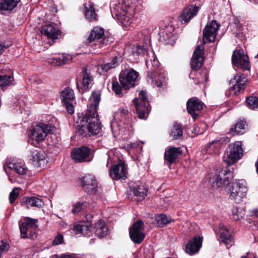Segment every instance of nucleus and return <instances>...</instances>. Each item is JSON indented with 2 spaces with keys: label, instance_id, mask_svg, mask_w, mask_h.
I'll use <instances>...</instances> for the list:
<instances>
[{
  "label": "nucleus",
  "instance_id": "nucleus-1",
  "mask_svg": "<svg viewBox=\"0 0 258 258\" xmlns=\"http://www.w3.org/2000/svg\"><path fill=\"white\" fill-rule=\"evenodd\" d=\"M101 91L96 90L92 93L89 99L88 110L76 127L77 133L86 137L99 134L102 128L98 118L97 107L100 101Z\"/></svg>",
  "mask_w": 258,
  "mask_h": 258
},
{
  "label": "nucleus",
  "instance_id": "nucleus-2",
  "mask_svg": "<svg viewBox=\"0 0 258 258\" xmlns=\"http://www.w3.org/2000/svg\"><path fill=\"white\" fill-rule=\"evenodd\" d=\"M135 12V6L130 0L122 1L112 5L111 14L113 18L127 27L132 23Z\"/></svg>",
  "mask_w": 258,
  "mask_h": 258
},
{
  "label": "nucleus",
  "instance_id": "nucleus-3",
  "mask_svg": "<svg viewBox=\"0 0 258 258\" xmlns=\"http://www.w3.org/2000/svg\"><path fill=\"white\" fill-rule=\"evenodd\" d=\"M146 62L148 68L150 67V64L153 68L154 72L151 78V84L153 86L159 88L165 86L166 83V72L163 69H157L159 64L158 61L154 57L153 60L152 59L149 60L148 58L147 57L146 58Z\"/></svg>",
  "mask_w": 258,
  "mask_h": 258
},
{
  "label": "nucleus",
  "instance_id": "nucleus-4",
  "mask_svg": "<svg viewBox=\"0 0 258 258\" xmlns=\"http://www.w3.org/2000/svg\"><path fill=\"white\" fill-rule=\"evenodd\" d=\"M232 178V172L225 168L211 173L209 181L214 187H223L229 184Z\"/></svg>",
  "mask_w": 258,
  "mask_h": 258
},
{
  "label": "nucleus",
  "instance_id": "nucleus-5",
  "mask_svg": "<svg viewBox=\"0 0 258 258\" xmlns=\"http://www.w3.org/2000/svg\"><path fill=\"white\" fill-rule=\"evenodd\" d=\"M242 143L236 142L229 145L223 158V161L230 166L240 159L242 156Z\"/></svg>",
  "mask_w": 258,
  "mask_h": 258
},
{
  "label": "nucleus",
  "instance_id": "nucleus-6",
  "mask_svg": "<svg viewBox=\"0 0 258 258\" xmlns=\"http://www.w3.org/2000/svg\"><path fill=\"white\" fill-rule=\"evenodd\" d=\"M246 182L244 180H235L228 188L230 198L239 203L244 198L247 192Z\"/></svg>",
  "mask_w": 258,
  "mask_h": 258
},
{
  "label": "nucleus",
  "instance_id": "nucleus-7",
  "mask_svg": "<svg viewBox=\"0 0 258 258\" xmlns=\"http://www.w3.org/2000/svg\"><path fill=\"white\" fill-rule=\"evenodd\" d=\"M133 101L139 117L141 119L146 118L150 112L147 92L141 91L139 93L138 97L134 99Z\"/></svg>",
  "mask_w": 258,
  "mask_h": 258
},
{
  "label": "nucleus",
  "instance_id": "nucleus-8",
  "mask_svg": "<svg viewBox=\"0 0 258 258\" xmlns=\"http://www.w3.org/2000/svg\"><path fill=\"white\" fill-rule=\"evenodd\" d=\"M36 219L27 218L24 221L19 225L22 237L34 239L36 237L37 226Z\"/></svg>",
  "mask_w": 258,
  "mask_h": 258
},
{
  "label": "nucleus",
  "instance_id": "nucleus-9",
  "mask_svg": "<svg viewBox=\"0 0 258 258\" xmlns=\"http://www.w3.org/2000/svg\"><path fill=\"white\" fill-rule=\"evenodd\" d=\"M53 126L50 124L40 123L34 126L31 131V138L36 142L43 141L48 134L53 131Z\"/></svg>",
  "mask_w": 258,
  "mask_h": 258
},
{
  "label": "nucleus",
  "instance_id": "nucleus-10",
  "mask_svg": "<svg viewBox=\"0 0 258 258\" xmlns=\"http://www.w3.org/2000/svg\"><path fill=\"white\" fill-rule=\"evenodd\" d=\"M138 73L133 69L126 70L119 75V82L122 87L128 89L135 85Z\"/></svg>",
  "mask_w": 258,
  "mask_h": 258
},
{
  "label": "nucleus",
  "instance_id": "nucleus-11",
  "mask_svg": "<svg viewBox=\"0 0 258 258\" xmlns=\"http://www.w3.org/2000/svg\"><path fill=\"white\" fill-rule=\"evenodd\" d=\"M144 229V224L141 220H138L130 228V236L134 243L139 244L143 241L145 236Z\"/></svg>",
  "mask_w": 258,
  "mask_h": 258
},
{
  "label": "nucleus",
  "instance_id": "nucleus-12",
  "mask_svg": "<svg viewBox=\"0 0 258 258\" xmlns=\"http://www.w3.org/2000/svg\"><path fill=\"white\" fill-rule=\"evenodd\" d=\"M91 151L86 146L74 149L72 152V159L76 162L90 161L92 159Z\"/></svg>",
  "mask_w": 258,
  "mask_h": 258
},
{
  "label": "nucleus",
  "instance_id": "nucleus-13",
  "mask_svg": "<svg viewBox=\"0 0 258 258\" xmlns=\"http://www.w3.org/2000/svg\"><path fill=\"white\" fill-rule=\"evenodd\" d=\"M246 82V78L242 74H237L230 81V84L232 85L230 88V94L234 95H238L242 90H243Z\"/></svg>",
  "mask_w": 258,
  "mask_h": 258
},
{
  "label": "nucleus",
  "instance_id": "nucleus-14",
  "mask_svg": "<svg viewBox=\"0 0 258 258\" xmlns=\"http://www.w3.org/2000/svg\"><path fill=\"white\" fill-rule=\"evenodd\" d=\"M6 172L8 174L10 171H15L19 175H27L29 170L22 161H13L4 166Z\"/></svg>",
  "mask_w": 258,
  "mask_h": 258
},
{
  "label": "nucleus",
  "instance_id": "nucleus-15",
  "mask_svg": "<svg viewBox=\"0 0 258 258\" xmlns=\"http://www.w3.org/2000/svg\"><path fill=\"white\" fill-rule=\"evenodd\" d=\"M232 62L233 65L241 67L243 70L248 68L249 61L248 56L244 53L243 49L235 50L232 57Z\"/></svg>",
  "mask_w": 258,
  "mask_h": 258
},
{
  "label": "nucleus",
  "instance_id": "nucleus-16",
  "mask_svg": "<svg viewBox=\"0 0 258 258\" xmlns=\"http://www.w3.org/2000/svg\"><path fill=\"white\" fill-rule=\"evenodd\" d=\"M219 26L216 21L213 20L208 24L203 30V42L204 44L215 40Z\"/></svg>",
  "mask_w": 258,
  "mask_h": 258
},
{
  "label": "nucleus",
  "instance_id": "nucleus-17",
  "mask_svg": "<svg viewBox=\"0 0 258 258\" xmlns=\"http://www.w3.org/2000/svg\"><path fill=\"white\" fill-rule=\"evenodd\" d=\"M61 98L62 102L68 112L71 114L74 113L73 102L75 96L73 90L70 88L65 89L61 92Z\"/></svg>",
  "mask_w": 258,
  "mask_h": 258
},
{
  "label": "nucleus",
  "instance_id": "nucleus-18",
  "mask_svg": "<svg viewBox=\"0 0 258 258\" xmlns=\"http://www.w3.org/2000/svg\"><path fill=\"white\" fill-rule=\"evenodd\" d=\"M127 173L125 164L121 161L112 166L109 171L110 176L113 179H125Z\"/></svg>",
  "mask_w": 258,
  "mask_h": 258
},
{
  "label": "nucleus",
  "instance_id": "nucleus-19",
  "mask_svg": "<svg viewBox=\"0 0 258 258\" xmlns=\"http://www.w3.org/2000/svg\"><path fill=\"white\" fill-rule=\"evenodd\" d=\"M203 107V103L196 97L189 99L187 102V111L194 119L197 118Z\"/></svg>",
  "mask_w": 258,
  "mask_h": 258
},
{
  "label": "nucleus",
  "instance_id": "nucleus-20",
  "mask_svg": "<svg viewBox=\"0 0 258 258\" xmlns=\"http://www.w3.org/2000/svg\"><path fill=\"white\" fill-rule=\"evenodd\" d=\"M218 240L220 242L225 244L227 248L230 247L233 244L232 237L228 229L223 224H220L218 226V230L217 232Z\"/></svg>",
  "mask_w": 258,
  "mask_h": 258
},
{
  "label": "nucleus",
  "instance_id": "nucleus-21",
  "mask_svg": "<svg viewBox=\"0 0 258 258\" xmlns=\"http://www.w3.org/2000/svg\"><path fill=\"white\" fill-rule=\"evenodd\" d=\"M82 184L85 191L90 194H94L97 190V183L95 177L91 174L81 178Z\"/></svg>",
  "mask_w": 258,
  "mask_h": 258
},
{
  "label": "nucleus",
  "instance_id": "nucleus-22",
  "mask_svg": "<svg viewBox=\"0 0 258 258\" xmlns=\"http://www.w3.org/2000/svg\"><path fill=\"white\" fill-rule=\"evenodd\" d=\"M203 46L198 45L194 51L190 62L192 70H198L202 67L204 60Z\"/></svg>",
  "mask_w": 258,
  "mask_h": 258
},
{
  "label": "nucleus",
  "instance_id": "nucleus-23",
  "mask_svg": "<svg viewBox=\"0 0 258 258\" xmlns=\"http://www.w3.org/2000/svg\"><path fill=\"white\" fill-rule=\"evenodd\" d=\"M203 238L195 236L185 245V251L189 255H194L200 250L202 245Z\"/></svg>",
  "mask_w": 258,
  "mask_h": 258
},
{
  "label": "nucleus",
  "instance_id": "nucleus-24",
  "mask_svg": "<svg viewBox=\"0 0 258 258\" xmlns=\"http://www.w3.org/2000/svg\"><path fill=\"white\" fill-rule=\"evenodd\" d=\"M198 12V7L188 6L183 9L179 17V20L182 24L186 23L197 14Z\"/></svg>",
  "mask_w": 258,
  "mask_h": 258
},
{
  "label": "nucleus",
  "instance_id": "nucleus-25",
  "mask_svg": "<svg viewBox=\"0 0 258 258\" xmlns=\"http://www.w3.org/2000/svg\"><path fill=\"white\" fill-rule=\"evenodd\" d=\"M92 82L93 78L91 74L87 71H85L82 79L77 83L78 90L82 92L89 90L91 88Z\"/></svg>",
  "mask_w": 258,
  "mask_h": 258
},
{
  "label": "nucleus",
  "instance_id": "nucleus-26",
  "mask_svg": "<svg viewBox=\"0 0 258 258\" xmlns=\"http://www.w3.org/2000/svg\"><path fill=\"white\" fill-rule=\"evenodd\" d=\"M182 152L180 148L169 147L166 148L165 151V159L170 164H171L179 156L181 155Z\"/></svg>",
  "mask_w": 258,
  "mask_h": 258
},
{
  "label": "nucleus",
  "instance_id": "nucleus-27",
  "mask_svg": "<svg viewBox=\"0 0 258 258\" xmlns=\"http://www.w3.org/2000/svg\"><path fill=\"white\" fill-rule=\"evenodd\" d=\"M92 218V215H87L86 218L88 220V224H85L84 223L81 222L74 225L73 230L76 234H82L83 235H87L90 231L91 227V221L90 219Z\"/></svg>",
  "mask_w": 258,
  "mask_h": 258
},
{
  "label": "nucleus",
  "instance_id": "nucleus-28",
  "mask_svg": "<svg viewBox=\"0 0 258 258\" xmlns=\"http://www.w3.org/2000/svg\"><path fill=\"white\" fill-rule=\"evenodd\" d=\"M148 45H149V44L146 43V45L144 46L143 47L140 45L132 46L130 48L132 50L131 51H127V53L131 57L130 59L133 61H137L139 58V55L141 54L146 53L147 55L148 54V52L147 51Z\"/></svg>",
  "mask_w": 258,
  "mask_h": 258
},
{
  "label": "nucleus",
  "instance_id": "nucleus-29",
  "mask_svg": "<svg viewBox=\"0 0 258 258\" xmlns=\"http://www.w3.org/2000/svg\"><path fill=\"white\" fill-rule=\"evenodd\" d=\"M32 163L35 166L41 167L46 164V155L43 152L35 150L32 152Z\"/></svg>",
  "mask_w": 258,
  "mask_h": 258
},
{
  "label": "nucleus",
  "instance_id": "nucleus-30",
  "mask_svg": "<svg viewBox=\"0 0 258 258\" xmlns=\"http://www.w3.org/2000/svg\"><path fill=\"white\" fill-rule=\"evenodd\" d=\"M22 205L26 206L28 208L31 207L42 208L44 205L42 200L41 199L34 197H24L21 201Z\"/></svg>",
  "mask_w": 258,
  "mask_h": 258
},
{
  "label": "nucleus",
  "instance_id": "nucleus-31",
  "mask_svg": "<svg viewBox=\"0 0 258 258\" xmlns=\"http://www.w3.org/2000/svg\"><path fill=\"white\" fill-rule=\"evenodd\" d=\"M41 33L48 38L55 39L57 38V36L59 34V31L52 24H49L44 26L41 28Z\"/></svg>",
  "mask_w": 258,
  "mask_h": 258
},
{
  "label": "nucleus",
  "instance_id": "nucleus-32",
  "mask_svg": "<svg viewBox=\"0 0 258 258\" xmlns=\"http://www.w3.org/2000/svg\"><path fill=\"white\" fill-rule=\"evenodd\" d=\"M95 234L99 238H102L107 235L108 229L105 223L101 220H98L94 227Z\"/></svg>",
  "mask_w": 258,
  "mask_h": 258
},
{
  "label": "nucleus",
  "instance_id": "nucleus-33",
  "mask_svg": "<svg viewBox=\"0 0 258 258\" xmlns=\"http://www.w3.org/2000/svg\"><path fill=\"white\" fill-rule=\"evenodd\" d=\"M104 35V30L102 28L99 27H95L91 31L88 39V43L95 42V45H97V42L101 39Z\"/></svg>",
  "mask_w": 258,
  "mask_h": 258
},
{
  "label": "nucleus",
  "instance_id": "nucleus-34",
  "mask_svg": "<svg viewBox=\"0 0 258 258\" xmlns=\"http://www.w3.org/2000/svg\"><path fill=\"white\" fill-rule=\"evenodd\" d=\"M223 140H216L211 142L207 148V151L209 154H217L221 148Z\"/></svg>",
  "mask_w": 258,
  "mask_h": 258
},
{
  "label": "nucleus",
  "instance_id": "nucleus-35",
  "mask_svg": "<svg viewBox=\"0 0 258 258\" xmlns=\"http://www.w3.org/2000/svg\"><path fill=\"white\" fill-rule=\"evenodd\" d=\"M20 0H4L0 1V12L12 11L16 7Z\"/></svg>",
  "mask_w": 258,
  "mask_h": 258
},
{
  "label": "nucleus",
  "instance_id": "nucleus-36",
  "mask_svg": "<svg viewBox=\"0 0 258 258\" xmlns=\"http://www.w3.org/2000/svg\"><path fill=\"white\" fill-rule=\"evenodd\" d=\"M245 121L240 120L235 124L234 127L230 128L229 134L232 136L242 134L243 131L245 130Z\"/></svg>",
  "mask_w": 258,
  "mask_h": 258
},
{
  "label": "nucleus",
  "instance_id": "nucleus-37",
  "mask_svg": "<svg viewBox=\"0 0 258 258\" xmlns=\"http://www.w3.org/2000/svg\"><path fill=\"white\" fill-rule=\"evenodd\" d=\"M120 60V57H114L110 62H107L100 65L99 67L103 72H107L110 69H113L119 64V61Z\"/></svg>",
  "mask_w": 258,
  "mask_h": 258
},
{
  "label": "nucleus",
  "instance_id": "nucleus-38",
  "mask_svg": "<svg viewBox=\"0 0 258 258\" xmlns=\"http://www.w3.org/2000/svg\"><path fill=\"white\" fill-rule=\"evenodd\" d=\"M14 78L11 75H0V88L4 89L13 84Z\"/></svg>",
  "mask_w": 258,
  "mask_h": 258
},
{
  "label": "nucleus",
  "instance_id": "nucleus-39",
  "mask_svg": "<svg viewBox=\"0 0 258 258\" xmlns=\"http://www.w3.org/2000/svg\"><path fill=\"white\" fill-rule=\"evenodd\" d=\"M170 136L173 140H177L180 138L182 136V130L181 125L179 124H175L171 130Z\"/></svg>",
  "mask_w": 258,
  "mask_h": 258
},
{
  "label": "nucleus",
  "instance_id": "nucleus-40",
  "mask_svg": "<svg viewBox=\"0 0 258 258\" xmlns=\"http://www.w3.org/2000/svg\"><path fill=\"white\" fill-rule=\"evenodd\" d=\"M133 192L135 196L138 198L139 200H142L147 195V190L143 186H138L133 189Z\"/></svg>",
  "mask_w": 258,
  "mask_h": 258
},
{
  "label": "nucleus",
  "instance_id": "nucleus-41",
  "mask_svg": "<svg viewBox=\"0 0 258 258\" xmlns=\"http://www.w3.org/2000/svg\"><path fill=\"white\" fill-rule=\"evenodd\" d=\"M156 220L157 224L159 227H163L169 223L171 219L164 214H160L156 216Z\"/></svg>",
  "mask_w": 258,
  "mask_h": 258
},
{
  "label": "nucleus",
  "instance_id": "nucleus-42",
  "mask_svg": "<svg viewBox=\"0 0 258 258\" xmlns=\"http://www.w3.org/2000/svg\"><path fill=\"white\" fill-rule=\"evenodd\" d=\"M89 207V204L87 202L79 201L73 205L72 212L74 214H76Z\"/></svg>",
  "mask_w": 258,
  "mask_h": 258
},
{
  "label": "nucleus",
  "instance_id": "nucleus-43",
  "mask_svg": "<svg viewBox=\"0 0 258 258\" xmlns=\"http://www.w3.org/2000/svg\"><path fill=\"white\" fill-rule=\"evenodd\" d=\"M233 218L238 220L243 218L245 215V211L242 208L233 207L232 210Z\"/></svg>",
  "mask_w": 258,
  "mask_h": 258
},
{
  "label": "nucleus",
  "instance_id": "nucleus-44",
  "mask_svg": "<svg viewBox=\"0 0 258 258\" xmlns=\"http://www.w3.org/2000/svg\"><path fill=\"white\" fill-rule=\"evenodd\" d=\"M246 103L247 106L251 109L257 108L258 107V98L249 96L246 99Z\"/></svg>",
  "mask_w": 258,
  "mask_h": 258
},
{
  "label": "nucleus",
  "instance_id": "nucleus-45",
  "mask_svg": "<svg viewBox=\"0 0 258 258\" xmlns=\"http://www.w3.org/2000/svg\"><path fill=\"white\" fill-rule=\"evenodd\" d=\"M127 113L128 111L126 109L120 108L115 113L114 117L118 119V117L120 116L121 120H123L126 118V116L127 115Z\"/></svg>",
  "mask_w": 258,
  "mask_h": 258
},
{
  "label": "nucleus",
  "instance_id": "nucleus-46",
  "mask_svg": "<svg viewBox=\"0 0 258 258\" xmlns=\"http://www.w3.org/2000/svg\"><path fill=\"white\" fill-rule=\"evenodd\" d=\"M19 194V189L18 188H14L10 194L9 199L11 204H13L15 200L17 198Z\"/></svg>",
  "mask_w": 258,
  "mask_h": 258
},
{
  "label": "nucleus",
  "instance_id": "nucleus-47",
  "mask_svg": "<svg viewBox=\"0 0 258 258\" xmlns=\"http://www.w3.org/2000/svg\"><path fill=\"white\" fill-rule=\"evenodd\" d=\"M112 89L117 95H119L121 94V87L116 81H113L112 83Z\"/></svg>",
  "mask_w": 258,
  "mask_h": 258
},
{
  "label": "nucleus",
  "instance_id": "nucleus-48",
  "mask_svg": "<svg viewBox=\"0 0 258 258\" xmlns=\"http://www.w3.org/2000/svg\"><path fill=\"white\" fill-rule=\"evenodd\" d=\"M60 58L62 66L71 63L73 59L72 56L69 54H63Z\"/></svg>",
  "mask_w": 258,
  "mask_h": 258
},
{
  "label": "nucleus",
  "instance_id": "nucleus-49",
  "mask_svg": "<svg viewBox=\"0 0 258 258\" xmlns=\"http://www.w3.org/2000/svg\"><path fill=\"white\" fill-rule=\"evenodd\" d=\"M47 61L49 63H50L54 66H62L61 63V58H49L47 59Z\"/></svg>",
  "mask_w": 258,
  "mask_h": 258
},
{
  "label": "nucleus",
  "instance_id": "nucleus-50",
  "mask_svg": "<svg viewBox=\"0 0 258 258\" xmlns=\"http://www.w3.org/2000/svg\"><path fill=\"white\" fill-rule=\"evenodd\" d=\"M85 16L87 19L90 21L96 19V14L95 11H85Z\"/></svg>",
  "mask_w": 258,
  "mask_h": 258
},
{
  "label": "nucleus",
  "instance_id": "nucleus-51",
  "mask_svg": "<svg viewBox=\"0 0 258 258\" xmlns=\"http://www.w3.org/2000/svg\"><path fill=\"white\" fill-rule=\"evenodd\" d=\"M63 242V237L62 235L59 234L55 237L53 241V244L58 245L62 243Z\"/></svg>",
  "mask_w": 258,
  "mask_h": 258
},
{
  "label": "nucleus",
  "instance_id": "nucleus-52",
  "mask_svg": "<svg viewBox=\"0 0 258 258\" xmlns=\"http://www.w3.org/2000/svg\"><path fill=\"white\" fill-rule=\"evenodd\" d=\"M85 11H95L94 5L93 3L90 1L86 2L85 4Z\"/></svg>",
  "mask_w": 258,
  "mask_h": 258
},
{
  "label": "nucleus",
  "instance_id": "nucleus-53",
  "mask_svg": "<svg viewBox=\"0 0 258 258\" xmlns=\"http://www.w3.org/2000/svg\"><path fill=\"white\" fill-rule=\"evenodd\" d=\"M205 127H206V124L205 123H201L198 126L195 128L194 132L196 134H197L198 135L202 134L204 133V130H203V131H200L199 130L198 128L200 127H202V128H204Z\"/></svg>",
  "mask_w": 258,
  "mask_h": 258
},
{
  "label": "nucleus",
  "instance_id": "nucleus-54",
  "mask_svg": "<svg viewBox=\"0 0 258 258\" xmlns=\"http://www.w3.org/2000/svg\"><path fill=\"white\" fill-rule=\"evenodd\" d=\"M108 42V39L106 38H103L100 39L97 42V45H99V47H102L104 45H106Z\"/></svg>",
  "mask_w": 258,
  "mask_h": 258
},
{
  "label": "nucleus",
  "instance_id": "nucleus-55",
  "mask_svg": "<svg viewBox=\"0 0 258 258\" xmlns=\"http://www.w3.org/2000/svg\"><path fill=\"white\" fill-rule=\"evenodd\" d=\"M30 81L34 85L39 84L42 82L41 80L40 79L36 77L31 78L30 79Z\"/></svg>",
  "mask_w": 258,
  "mask_h": 258
},
{
  "label": "nucleus",
  "instance_id": "nucleus-56",
  "mask_svg": "<svg viewBox=\"0 0 258 258\" xmlns=\"http://www.w3.org/2000/svg\"><path fill=\"white\" fill-rule=\"evenodd\" d=\"M9 44H6L4 42H0V54H1L5 49L8 48L9 47Z\"/></svg>",
  "mask_w": 258,
  "mask_h": 258
},
{
  "label": "nucleus",
  "instance_id": "nucleus-57",
  "mask_svg": "<svg viewBox=\"0 0 258 258\" xmlns=\"http://www.w3.org/2000/svg\"><path fill=\"white\" fill-rule=\"evenodd\" d=\"M162 36H163V37H165V34H166V35H167V33H165V32H163L162 33ZM171 34H170L169 36L167 35V38H165L164 39V40H165V41H166L167 43H170L171 42V41H170V39H169V37H170V36H171Z\"/></svg>",
  "mask_w": 258,
  "mask_h": 258
},
{
  "label": "nucleus",
  "instance_id": "nucleus-58",
  "mask_svg": "<svg viewBox=\"0 0 258 258\" xmlns=\"http://www.w3.org/2000/svg\"><path fill=\"white\" fill-rule=\"evenodd\" d=\"M66 258H78L76 255H66Z\"/></svg>",
  "mask_w": 258,
  "mask_h": 258
},
{
  "label": "nucleus",
  "instance_id": "nucleus-59",
  "mask_svg": "<svg viewBox=\"0 0 258 258\" xmlns=\"http://www.w3.org/2000/svg\"><path fill=\"white\" fill-rule=\"evenodd\" d=\"M52 258H66V255L61 256H59L58 255H54L52 256Z\"/></svg>",
  "mask_w": 258,
  "mask_h": 258
},
{
  "label": "nucleus",
  "instance_id": "nucleus-60",
  "mask_svg": "<svg viewBox=\"0 0 258 258\" xmlns=\"http://www.w3.org/2000/svg\"><path fill=\"white\" fill-rule=\"evenodd\" d=\"M255 166H256V171L258 174V161L255 163Z\"/></svg>",
  "mask_w": 258,
  "mask_h": 258
},
{
  "label": "nucleus",
  "instance_id": "nucleus-61",
  "mask_svg": "<svg viewBox=\"0 0 258 258\" xmlns=\"http://www.w3.org/2000/svg\"><path fill=\"white\" fill-rule=\"evenodd\" d=\"M205 76V81H207L208 79V77L206 73H204Z\"/></svg>",
  "mask_w": 258,
  "mask_h": 258
},
{
  "label": "nucleus",
  "instance_id": "nucleus-62",
  "mask_svg": "<svg viewBox=\"0 0 258 258\" xmlns=\"http://www.w3.org/2000/svg\"><path fill=\"white\" fill-rule=\"evenodd\" d=\"M202 82H203V80H201L199 82H195V84H198L200 83H202Z\"/></svg>",
  "mask_w": 258,
  "mask_h": 258
},
{
  "label": "nucleus",
  "instance_id": "nucleus-63",
  "mask_svg": "<svg viewBox=\"0 0 258 258\" xmlns=\"http://www.w3.org/2000/svg\"><path fill=\"white\" fill-rule=\"evenodd\" d=\"M109 163V159H108V161L107 162V166L108 165Z\"/></svg>",
  "mask_w": 258,
  "mask_h": 258
},
{
  "label": "nucleus",
  "instance_id": "nucleus-64",
  "mask_svg": "<svg viewBox=\"0 0 258 258\" xmlns=\"http://www.w3.org/2000/svg\"><path fill=\"white\" fill-rule=\"evenodd\" d=\"M255 216L258 217V212L256 213V214H255Z\"/></svg>",
  "mask_w": 258,
  "mask_h": 258
}]
</instances>
